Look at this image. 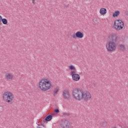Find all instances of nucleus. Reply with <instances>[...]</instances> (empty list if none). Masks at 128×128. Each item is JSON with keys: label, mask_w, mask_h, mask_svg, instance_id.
Here are the masks:
<instances>
[{"label": "nucleus", "mask_w": 128, "mask_h": 128, "mask_svg": "<svg viewBox=\"0 0 128 128\" xmlns=\"http://www.w3.org/2000/svg\"><path fill=\"white\" fill-rule=\"evenodd\" d=\"M42 126H44V125L43 124V125H42Z\"/></svg>", "instance_id": "a878e982"}, {"label": "nucleus", "mask_w": 128, "mask_h": 128, "mask_svg": "<svg viewBox=\"0 0 128 128\" xmlns=\"http://www.w3.org/2000/svg\"><path fill=\"white\" fill-rule=\"evenodd\" d=\"M32 0V4H36V0Z\"/></svg>", "instance_id": "5701e85b"}, {"label": "nucleus", "mask_w": 128, "mask_h": 128, "mask_svg": "<svg viewBox=\"0 0 128 128\" xmlns=\"http://www.w3.org/2000/svg\"><path fill=\"white\" fill-rule=\"evenodd\" d=\"M108 38L110 40L106 44V50L109 52H116L118 46L116 42L118 40V36L116 34H112L108 36Z\"/></svg>", "instance_id": "f257e3e1"}, {"label": "nucleus", "mask_w": 128, "mask_h": 128, "mask_svg": "<svg viewBox=\"0 0 128 128\" xmlns=\"http://www.w3.org/2000/svg\"><path fill=\"white\" fill-rule=\"evenodd\" d=\"M70 76H72V78L74 82H78L80 79V76L78 74H76V71H72L70 73Z\"/></svg>", "instance_id": "0eeeda50"}, {"label": "nucleus", "mask_w": 128, "mask_h": 128, "mask_svg": "<svg viewBox=\"0 0 128 128\" xmlns=\"http://www.w3.org/2000/svg\"><path fill=\"white\" fill-rule=\"evenodd\" d=\"M59 90H60V88H58V87H56V88L54 89L53 96H55L56 94H58V92Z\"/></svg>", "instance_id": "f3484780"}, {"label": "nucleus", "mask_w": 128, "mask_h": 128, "mask_svg": "<svg viewBox=\"0 0 128 128\" xmlns=\"http://www.w3.org/2000/svg\"><path fill=\"white\" fill-rule=\"evenodd\" d=\"M2 22L4 26H6L8 22V20L6 18H2V16L0 15V24H2Z\"/></svg>", "instance_id": "ddd939ff"}, {"label": "nucleus", "mask_w": 128, "mask_h": 128, "mask_svg": "<svg viewBox=\"0 0 128 128\" xmlns=\"http://www.w3.org/2000/svg\"><path fill=\"white\" fill-rule=\"evenodd\" d=\"M70 70H76V68H74L72 65L70 66Z\"/></svg>", "instance_id": "aec40b11"}, {"label": "nucleus", "mask_w": 128, "mask_h": 128, "mask_svg": "<svg viewBox=\"0 0 128 128\" xmlns=\"http://www.w3.org/2000/svg\"><path fill=\"white\" fill-rule=\"evenodd\" d=\"M9 96H7L6 98L8 100H5V101L6 102H10V104H12V100H14V94H12L10 92H9Z\"/></svg>", "instance_id": "1a4fd4ad"}, {"label": "nucleus", "mask_w": 128, "mask_h": 128, "mask_svg": "<svg viewBox=\"0 0 128 128\" xmlns=\"http://www.w3.org/2000/svg\"><path fill=\"white\" fill-rule=\"evenodd\" d=\"M64 116H70V114L69 113H64Z\"/></svg>", "instance_id": "4be33fe9"}, {"label": "nucleus", "mask_w": 128, "mask_h": 128, "mask_svg": "<svg viewBox=\"0 0 128 128\" xmlns=\"http://www.w3.org/2000/svg\"><path fill=\"white\" fill-rule=\"evenodd\" d=\"M52 86L50 80L46 79H42L39 82V88L43 92H46L50 90Z\"/></svg>", "instance_id": "f03ea898"}, {"label": "nucleus", "mask_w": 128, "mask_h": 128, "mask_svg": "<svg viewBox=\"0 0 128 128\" xmlns=\"http://www.w3.org/2000/svg\"><path fill=\"white\" fill-rule=\"evenodd\" d=\"M100 126H106V122H102L101 124H100Z\"/></svg>", "instance_id": "412c9836"}, {"label": "nucleus", "mask_w": 128, "mask_h": 128, "mask_svg": "<svg viewBox=\"0 0 128 128\" xmlns=\"http://www.w3.org/2000/svg\"><path fill=\"white\" fill-rule=\"evenodd\" d=\"M119 48L121 50H126V47L124 46V44H120L119 46Z\"/></svg>", "instance_id": "a211bd4d"}, {"label": "nucleus", "mask_w": 128, "mask_h": 128, "mask_svg": "<svg viewBox=\"0 0 128 128\" xmlns=\"http://www.w3.org/2000/svg\"><path fill=\"white\" fill-rule=\"evenodd\" d=\"M10 93V92H5L4 94V96H3V98L4 100H8V96H10V95L8 94Z\"/></svg>", "instance_id": "dca6fc26"}, {"label": "nucleus", "mask_w": 128, "mask_h": 128, "mask_svg": "<svg viewBox=\"0 0 128 128\" xmlns=\"http://www.w3.org/2000/svg\"><path fill=\"white\" fill-rule=\"evenodd\" d=\"M38 126H40V124H38Z\"/></svg>", "instance_id": "393cba45"}, {"label": "nucleus", "mask_w": 128, "mask_h": 128, "mask_svg": "<svg viewBox=\"0 0 128 128\" xmlns=\"http://www.w3.org/2000/svg\"><path fill=\"white\" fill-rule=\"evenodd\" d=\"M113 28L115 30H122L124 28V24L121 20H116L114 21Z\"/></svg>", "instance_id": "20e7f679"}, {"label": "nucleus", "mask_w": 128, "mask_h": 128, "mask_svg": "<svg viewBox=\"0 0 128 128\" xmlns=\"http://www.w3.org/2000/svg\"><path fill=\"white\" fill-rule=\"evenodd\" d=\"M82 90L80 88H75L72 90V94L74 98L76 100H82Z\"/></svg>", "instance_id": "7ed1b4c3"}, {"label": "nucleus", "mask_w": 128, "mask_h": 128, "mask_svg": "<svg viewBox=\"0 0 128 128\" xmlns=\"http://www.w3.org/2000/svg\"><path fill=\"white\" fill-rule=\"evenodd\" d=\"M99 13L101 16H106L108 13V10L104 8H101L99 10Z\"/></svg>", "instance_id": "f8f14e48"}, {"label": "nucleus", "mask_w": 128, "mask_h": 128, "mask_svg": "<svg viewBox=\"0 0 128 128\" xmlns=\"http://www.w3.org/2000/svg\"><path fill=\"white\" fill-rule=\"evenodd\" d=\"M60 126L62 128H70V122L66 120H63L60 122Z\"/></svg>", "instance_id": "6e6552de"}, {"label": "nucleus", "mask_w": 128, "mask_h": 128, "mask_svg": "<svg viewBox=\"0 0 128 128\" xmlns=\"http://www.w3.org/2000/svg\"><path fill=\"white\" fill-rule=\"evenodd\" d=\"M64 98L65 100H68L70 98V92L68 90H64L62 92Z\"/></svg>", "instance_id": "9d476101"}, {"label": "nucleus", "mask_w": 128, "mask_h": 128, "mask_svg": "<svg viewBox=\"0 0 128 128\" xmlns=\"http://www.w3.org/2000/svg\"><path fill=\"white\" fill-rule=\"evenodd\" d=\"M44 125V124H41V126H43Z\"/></svg>", "instance_id": "b1692460"}, {"label": "nucleus", "mask_w": 128, "mask_h": 128, "mask_svg": "<svg viewBox=\"0 0 128 128\" xmlns=\"http://www.w3.org/2000/svg\"><path fill=\"white\" fill-rule=\"evenodd\" d=\"M54 112H55V114H58V112H60V110L58 108L54 110Z\"/></svg>", "instance_id": "6ab92c4d"}, {"label": "nucleus", "mask_w": 128, "mask_h": 128, "mask_svg": "<svg viewBox=\"0 0 128 128\" xmlns=\"http://www.w3.org/2000/svg\"><path fill=\"white\" fill-rule=\"evenodd\" d=\"M6 78L7 80H12V78H14V76L10 74H6Z\"/></svg>", "instance_id": "2eb2a0df"}, {"label": "nucleus", "mask_w": 128, "mask_h": 128, "mask_svg": "<svg viewBox=\"0 0 128 128\" xmlns=\"http://www.w3.org/2000/svg\"><path fill=\"white\" fill-rule=\"evenodd\" d=\"M92 98V95L88 92H82V100H88Z\"/></svg>", "instance_id": "423d86ee"}, {"label": "nucleus", "mask_w": 128, "mask_h": 128, "mask_svg": "<svg viewBox=\"0 0 128 128\" xmlns=\"http://www.w3.org/2000/svg\"><path fill=\"white\" fill-rule=\"evenodd\" d=\"M54 116V114H50L47 116L44 120H43L44 122H50L52 120V116Z\"/></svg>", "instance_id": "9b49d317"}, {"label": "nucleus", "mask_w": 128, "mask_h": 128, "mask_svg": "<svg viewBox=\"0 0 128 128\" xmlns=\"http://www.w3.org/2000/svg\"><path fill=\"white\" fill-rule=\"evenodd\" d=\"M72 36L75 40L76 38L82 39L84 38V34L82 32L77 31L74 34H72Z\"/></svg>", "instance_id": "39448f33"}, {"label": "nucleus", "mask_w": 128, "mask_h": 128, "mask_svg": "<svg viewBox=\"0 0 128 128\" xmlns=\"http://www.w3.org/2000/svg\"><path fill=\"white\" fill-rule=\"evenodd\" d=\"M120 14V12L119 10H116L113 14L112 16L113 18H118Z\"/></svg>", "instance_id": "4468645a"}]
</instances>
